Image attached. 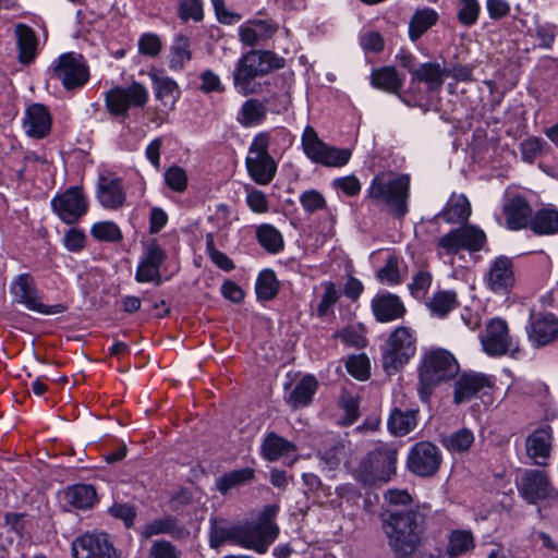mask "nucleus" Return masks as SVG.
<instances>
[{
  "label": "nucleus",
  "mask_w": 558,
  "mask_h": 558,
  "mask_svg": "<svg viewBox=\"0 0 558 558\" xmlns=\"http://www.w3.org/2000/svg\"><path fill=\"white\" fill-rule=\"evenodd\" d=\"M383 530L395 558H413L424 542L425 515L420 509L393 511L383 520Z\"/></svg>",
  "instance_id": "obj_1"
},
{
  "label": "nucleus",
  "mask_w": 558,
  "mask_h": 558,
  "mask_svg": "<svg viewBox=\"0 0 558 558\" xmlns=\"http://www.w3.org/2000/svg\"><path fill=\"white\" fill-rule=\"evenodd\" d=\"M397 462L398 449L381 442L359 461L353 476L363 488H378L396 476Z\"/></svg>",
  "instance_id": "obj_2"
},
{
  "label": "nucleus",
  "mask_w": 558,
  "mask_h": 558,
  "mask_svg": "<svg viewBox=\"0 0 558 558\" xmlns=\"http://www.w3.org/2000/svg\"><path fill=\"white\" fill-rule=\"evenodd\" d=\"M409 194L408 174L381 172L373 178L366 197L377 206H385L393 216L402 218L408 213Z\"/></svg>",
  "instance_id": "obj_3"
},
{
  "label": "nucleus",
  "mask_w": 558,
  "mask_h": 558,
  "mask_svg": "<svg viewBox=\"0 0 558 558\" xmlns=\"http://www.w3.org/2000/svg\"><path fill=\"white\" fill-rule=\"evenodd\" d=\"M284 66V59L269 50H251L236 62L232 73L234 88L243 96L256 94L259 85L254 80Z\"/></svg>",
  "instance_id": "obj_4"
},
{
  "label": "nucleus",
  "mask_w": 558,
  "mask_h": 558,
  "mask_svg": "<svg viewBox=\"0 0 558 558\" xmlns=\"http://www.w3.org/2000/svg\"><path fill=\"white\" fill-rule=\"evenodd\" d=\"M459 363L447 350L437 349L424 354L418 366L417 392L423 402H428L438 385L454 378Z\"/></svg>",
  "instance_id": "obj_5"
},
{
  "label": "nucleus",
  "mask_w": 558,
  "mask_h": 558,
  "mask_svg": "<svg viewBox=\"0 0 558 558\" xmlns=\"http://www.w3.org/2000/svg\"><path fill=\"white\" fill-rule=\"evenodd\" d=\"M416 352L414 331L405 326L397 327L383 345V367L388 375L403 367Z\"/></svg>",
  "instance_id": "obj_6"
},
{
  "label": "nucleus",
  "mask_w": 558,
  "mask_h": 558,
  "mask_svg": "<svg viewBox=\"0 0 558 558\" xmlns=\"http://www.w3.org/2000/svg\"><path fill=\"white\" fill-rule=\"evenodd\" d=\"M302 147L313 162L326 167H342L349 162L352 155L349 148H338L323 142L311 125L303 132Z\"/></svg>",
  "instance_id": "obj_7"
},
{
  "label": "nucleus",
  "mask_w": 558,
  "mask_h": 558,
  "mask_svg": "<svg viewBox=\"0 0 558 558\" xmlns=\"http://www.w3.org/2000/svg\"><path fill=\"white\" fill-rule=\"evenodd\" d=\"M13 302L24 305L27 310L44 315L61 314L66 307L63 304L45 305L40 302L34 278L29 274H21L10 286Z\"/></svg>",
  "instance_id": "obj_8"
},
{
  "label": "nucleus",
  "mask_w": 558,
  "mask_h": 558,
  "mask_svg": "<svg viewBox=\"0 0 558 558\" xmlns=\"http://www.w3.org/2000/svg\"><path fill=\"white\" fill-rule=\"evenodd\" d=\"M52 73L66 90L81 88L89 80V69L84 57L75 52L61 54L52 68Z\"/></svg>",
  "instance_id": "obj_9"
},
{
  "label": "nucleus",
  "mask_w": 558,
  "mask_h": 558,
  "mask_svg": "<svg viewBox=\"0 0 558 558\" xmlns=\"http://www.w3.org/2000/svg\"><path fill=\"white\" fill-rule=\"evenodd\" d=\"M442 457L436 445L420 441L413 445L408 453V470L420 477L434 476L441 464Z\"/></svg>",
  "instance_id": "obj_10"
},
{
  "label": "nucleus",
  "mask_w": 558,
  "mask_h": 558,
  "mask_svg": "<svg viewBox=\"0 0 558 558\" xmlns=\"http://www.w3.org/2000/svg\"><path fill=\"white\" fill-rule=\"evenodd\" d=\"M227 542L255 550L246 524H233L220 517L210 518L209 546L217 549Z\"/></svg>",
  "instance_id": "obj_11"
},
{
  "label": "nucleus",
  "mask_w": 558,
  "mask_h": 558,
  "mask_svg": "<svg viewBox=\"0 0 558 558\" xmlns=\"http://www.w3.org/2000/svg\"><path fill=\"white\" fill-rule=\"evenodd\" d=\"M517 487L522 498L532 505L557 495L547 473L535 469L524 470Z\"/></svg>",
  "instance_id": "obj_12"
},
{
  "label": "nucleus",
  "mask_w": 558,
  "mask_h": 558,
  "mask_svg": "<svg viewBox=\"0 0 558 558\" xmlns=\"http://www.w3.org/2000/svg\"><path fill=\"white\" fill-rule=\"evenodd\" d=\"M148 99L147 89L140 83L130 86L116 87L106 94V106L113 116H126L131 105L144 107Z\"/></svg>",
  "instance_id": "obj_13"
},
{
  "label": "nucleus",
  "mask_w": 558,
  "mask_h": 558,
  "mask_svg": "<svg viewBox=\"0 0 558 558\" xmlns=\"http://www.w3.org/2000/svg\"><path fill=\"white\" fill-rule=\"evenodd\" d=\"M278 510V506L268 505L262 510L255 523L246 524L255 551L258 554L266 553L278 536L279 527L274 523Z\"/></svg>",
  "instance_id": "obj_14"
},
{
  "label": "nucleus",
  "mask_w": 558,
  "mask_h": 558,
  "mask_svg": "<svg viewBox=\"0 0 558 558\" xmlns=\"http://www.w3.org/2000/svg\"><path fill=\"white\" fill-rule=\"evenodd\" d=\"M74 558H119L106 533H85L72 543Z\"/></svg>",
  "instance_id": "obj_15"
},
{
  "label": "nucleus",
  "mask_w": 558,
  "mask_h": 558,
  "mask_svg": "<svg viewBox=\"0 0 558 558\" xmlns=\"http://www.w3.org/2000/svg\"><path fill=\"white\" fill-rule=\"evenodd\" d=\"M485 232L473 227L465 226L451 230L438 240V247L447 254H457L460 250L478 251L485 243Z\"/></svg>",
  "instance_id": "obj_16"
},
{
  "label": "nucleus",
  "mask_w": 558,
  "mask_h": 558,
  "mask_svg": "<svg viewBox=\"0 0 558 558\" xmlns=\"http://www.w3.org/2000/svg\"><path fill=\"white\" fill-rule=\"evenodd\" d=\"M526 333L534 348L549 345L558 339V318L551 313H532Z\"/></svg>",
  "instance_id": "obj_17"
},
{
  "label": "nucleus",
  "mask_w": 558,
  "mask_h": 558,
  "mask_svg": "<svg viewBox=\"0 0 558 558\" xmlns=\"http://www.w3.org/2000/svg\"><path fill=\"white\" fill-rule=\"evenodd\" d=\"M53 210L65 223L76 222L87 210V201L78 186L68 189L51 202Z\"/></svg>",
  "instance_id": "obj_18"
},
{
  "label": "nucleus",
  "mask_w": 558,
  "mask_h": 558,
  "mask_svg": "<svg viewBox=\"0 0 558 558\" xmlns=\"http://www.w3.org/2000/svg\"><path fill=\"white\" fill-rule=\"evenodd\" d=\"M519 351V341L510 335L508 323L500 317L490 319V356L514 357Z\"/></svg>",
  "instance_id": "obj_19"
},
{
  "label": "nucleus",
  "mask_w": 558,
  "mask_h": 558,
  "mask_svg": "<svg viewBox=\"0 0 558 558\" xmlns=\"http://www.w3.org/2000/svg\"><path fill=\"white\" fill-rule=\"evenodd\" d=\"M515 283L513 262L508 256H498L490 265V290L508 294Z\"/></svg>",
  "instance_id": "obj_20"
},
{
  "label": "nucleus",
  "mask_w": 558,
  "mask_h": 558,
  "mask_svg": "<svg viewBox=\"0 0 558 558\" xmlns=\"http://www.w3.org/2000/svg\"><path fill=\"white\" fill-rule=\"evenodd\" d=\"M168 534L174 539H185L190 530L173 515H163L146 523L141 530V537L148 539L155 535Z\"/></svg>",
  "instance_id": "obj_21"
},
{
  "label": "nucleus",
  "mask_w": 558,
  "mask_h": 558,
  "mask_svg": "<svg viewBox=\"0 0 558 558\" xmlns=\"http://www.w3.org/2000/svg\"><path fill=\"white\" fill-rule=\"evenodd\" d=\"M551 428L543 427L534 430L525 440V450L529 458L536 465L544 466L551 449Z\"/></svg>",
  "instance_id": "obj_22"
},
{
  "label": "nucleus",
  "mask_w": 558,
  "mask_h": 558,
  "mask_svg": "<svg viewBox=\"0 0 558 558\" xmlns=\"http://www.w3.org/2000/svg\"><path fill=\"white\" fill-rule=\"evenodd\" d=\"M506 227L510 230H521L530 227L532 208L522 196H514L504 205Z\"/></svg>",
  "instance_id": "obj_23"
},
{
  "label": "nucleus",
  "mask_w": 558,
  "mask_h": 558,
  "mask_svg": "<svg viewBox=\"0 0 558 558\" xmlns=\"http://www.w3.org/2000/svg\"><path fill=\"white\" fill-rule=\"evenodd\" d=\"M372 311L380 323H389L403 317L405 307L396 294L385 293L372 300Z\"/></svg>",
  "instance_id": "obj_24"
},
{
  "label": "nucleus",
  "mask_w": 558,
  "mask_h": 558,
  "mask_svg": "<svg viewBox=\"0 0 558 558\" xmlns=\"http://www.w3.org/2000/svg\"><path fill=\"white\" fill-rule=\"evenodd\" d=\"M23 126L27 135L35 138L45 137L51 128V117L48 109L40 104H33L26 110Z\"/></svg>",
  "instance_id": "obj_25"
},
{
  "label": "nucleus",
  "mask_w": 558,
  "mask_h": 558,
  "mask_svg": "<svg viewBox=\"0 0 558 558\" xmlns=\"http://www.w3.org/2000/svg\"><path fill=\"white\" fill-rule=\"evenodd\" d=\"M97 197L106 208L116 209L122 206L125 194L120 179L105 174L99 175Z\"/></svg>",
  "instance_id": "obj_26"
},
{
  "label": "nucleus",
  "mask_w": 558,
  "mask_h": 558,
  "mask_svg": "<svg viewBox=\"0 0 558 558\" xmlns=\"http://www.w3.org/2000/svg\"><path fill=\"white\" fill-rule=\"evenodd\" d=\"M494 477V509L499 512H509L514 502V485L511 474L502 470L495 473Z\"/></svg>",
  "instance_id": "obj_27"
},
{
  "label": "nucleus",
  "mask_w": 558,
  "mask_h": 558,
  "mask_svg": "<svg viewBox=\"0 0 558 558\" xmlns=\"http://www.w3.org/2000/svg\"><path fill=\"white\" fill-rule=\"evenodd\" d=\"M277 32V26L266 20H250L239 29L243 45L254 47L270 38Z\"/></svg>",
  "instance_id": "obj_28"
},
{
  "label": "nucleus",
  "mask_w": 558,
  "mask_h": 558,
  "mask_svg": "<svg viewBox=\"0 0 558 558\" xmlns=\"http://www.w3.org/2000/svg\"><path fill=\"white\" fill-rule=\"evenodd\" d=\"M245 165L250 177L260 185L270 183L277 171V165L271 156L246 157Z\"/></svg>",
  "instance_id": "obj_29"
},
{
  "label": "nucleus",
  "mask_w": 558,
  "mask_h": 558,
  "mask_svg": "<svg viewBox=\"0 0 558 558\" xmlns=\"http://www.w3.org/2000/svg\"><path fill=\"white\" fill-rule=\"evenodd\" d=\"M488 384V379L483 374L464 373L454 385V402L462 403L476 395Z\"/></svg>",
  "instance_id": "obj_30"
},
{
  "label": "nucleus",
  "mask_w": 558,
  "mask_h": 558,
  "mask_svg": "<svg viewBox=\"0 0 558 558\" xmlns=\"http://www.w3.org/2000/svg\"><path fill=\"white\" fill-rule=\"evenodd\" d=\"M471 215V205L463 194H452L438 217L451 225L465 222Z\"/></svg>",
  "instance_id": "obj_31"
},
{
  "label": "nucleus",
  "mask_w": 558,
  "mask_h": 558,
  "mask_svg": "<svg viewBox=\"0 0 558 558\" xmlns=\"http://www.w3.org/2000/svg\"><path fill=\"white\" fill-rule=\"evenodd\" d=\"M537 235L558 233V210L554 206L542 207L531 218L530 227Z\"/></svg>",
  "instance_id": "obj_32"
},
{
  "label": "nucleus",
  "mask_w": 558,
  "mask_h": 558,
  "mask_svg": "<svg viewBox=\"0 0 558 558\" xmlns=\"http://www.w3.org/2000/svg\"><path fill=\"white\" fill-rule=\"evenodd\" d=\"M446 78V66H442L437 62H426L417 66L414 72L413 80H417L427 85V90L438 92L440 90Z\"/></svg>",
  "instance_id": "obj_33"
},
{
  "label": "nucleus",
  "mask_w": 558,
  "mask_h": 558,
  "mask_svg": "<svg viewBox=\"0 0 558 558\" xmlns=\"http://www.w3.org/2000/svg\"><path fill=\"white\" fill-rule=\"evenodd\" d=\"M263 457L268 461H276L296 450V446L271 432L267 434L260 446Z\"/></svg>",
  "instance_id": "obj_34"
},
{
  "label": "nucleus",
  "mask_w": 558,
  "mask_h": 558,
  "mask_svg": "<svg viewBox=\"0 0 558 558\" xmlns=\"http://www.w3.org/2000/svg\"><path fill=\"white\" fill-rule=\"evenodd\" d=\"M19 47V60L22 63H29L36 56L37 38L34 31L24 24L15 27Z\"/></svg>",
  "instance_id": "obj_35"
},
{
  "label": "nucleus",
  "mask_w": 558,
  "mask_h": 558,
  "mask_svg": "<svg viewBox=\"0 0 558 558\" xmlns=\"http://www.w3.org/2000/svg\"><path fill=\"white\" fill-rule=\"evenodd\" d=\"M438 21V14L435 10L425 8L416 10L409 22V37L416 41Z\"/></svg>",
  "instance_id": "obj_36"
},
{
  "label": "nucleus",
  "mask_w": 558,
  "mask_h": 558,
  "mask_svg": "<svg viewBox=\"0 0 558 558\" xmlns=\"http://www.w3.org/2000/svg\"><path fill=\"white\" fill-rule=\"evenodd\" d=\"M267 107L264 102L256 98H250L243 102L238 114V122L245 126L259 124L266 117Z\"/></svg>",
  "instance_id": "obj_37"
},
{
  "label": "nucleus",
  "mask_w": 558,
  "mask_h": 558,
  "mask_svg": "<svg viewBox=\"0 0 558 558\" xmlns=\"http://www.w3.org/2000/svg\"><path fill=\"white\" fill-rule=\"evenodd\" d=\"M416 426V411L395 409L388 418V428L395 436H404Z\"/></svg>",
  "instance_id": "obj_38"
},
{
  "label": "nucleus",
  "mask_w": 558,
  "mask_h": 558,
  "mask_svg": "<svg viewBox=\"0 0 558 558\" xmlns=\"http://www.w3.org/2000/svg\"><path fill=\"white\" fill-rule=\"evenodd\" d=\"M317 389V380L312 375L304 376L291 391L289 402L293 408L306 407L311 403Z\"/></svg>",
  "instance_id": "obj_39"
},
{
  "label": "nucleus",
  "mask_w": 558,
  "mask_h": 558,
  "mask_svg": "<svg viewBox=\"0 0 558 558\" xmlns=\"http://www.w3.org/2000/svg\"><path fill=\"white\" fill-rule=\"evenodd\" d=\"M371 83L374 87L392 94L398 93L402 86V81L399 78L397 71L390 66L373 71Z\"/></svg>",
  "instance_id": "obj_40"
},
{
  "label": "nucleus",
  "mask_w": 558,
  "mask_h": 558,
  "mask_svg": "<svg viewBox=\"0 0 558 558\" xmlns=\"http://www.w3.org/2000/svg\"><path fill=\"white\" fill-rule=\"evenodd\" d=\"M253 478L254 470L251 468L232 470L217 478L216 487L222 495H226L230 489L239 487Z\"/></svg>",
  "instance_id": "obj_41"
},
{
  "label": "nucleus",
  "mask_w": 558,
  "mask_h": 558,
  "mask_svg": "<svg viewBox=\"0 0 558 558\" xmlns=\"http://www.w3.org/2000/svg\"><path fill=\"white\" fill-rule=\"evenodd\" d=\"M69 504L78 509L92 508L97 499V494L92 485H74L66 492Z\"/></svg>",
  "instance_id": "obj_42"
},
{
  "label": "nucleus",
  "mask_w": 558,
  "mask_h": 558,
  "mask_svg": "<svg viewBox=\"0 0 558 558\" xmlns=\"http://www.w3.org/2000/svg\"><path fill=\"white\" fill-rule=\"evenodd\" d=\"M155 85L156 97L165 105L173 107L177 96L179 95V87L175 81L168 76L151 74Z\"/></svg>",
  "instance_id": "obj_43"
},
{
  "label": "nucleus",
  "mask_w": 558,
  "mask_h": 558,
  "mask_svg": "<svg viewBox=\"0 0 558 558\" xmlns=\"http://www.w3.org/2000/svg\"><path fill=\"white\" fill-rule=\"evenodd\" d=\"M258 243L269 253H278L283 248L282 234L270 225H262L256 230Z\"/></svg>",
  "instance_id": "obj_44"
},
{
  "label": "nucleus",
  "mask_w": 558,
  "mask_h": 558,
  "mask_svg": "<svg viewBox=\"0 0 558 558\" xmlns=\"http://www.w3.org/2000/svg\"><path fill=\"white\" fill-rule=\"evenodd\" d=\"M442 445L451 452H465L474 442V435L469 428H461L442 437Z\"/></svg>",
  "instance_id": "obj_45"
},
{
  "label": "nucleus",
  "mask_w": 558,
  "mask_h": 558,
  "mask_svg": "<svg viewBox=\"0 0 558 558\" xmlns=\"http://www.w3.org/2000/svg\"><path fill=\"white\" fill-rule=\"evenodd\" d=\"M278 281L275 272L270 269L263 270L256 281V295L258 300L269 301L278 293Z\"/></svg>",
  "instance_id": "obj_46"
},
{
  "label": "nucleus",
  "mask_w": 558,
  "mask_h": 558,
  "mask_svg": "<svg viewBox=\"0 0 558 558\" xmlns=\"http://www.w3.org/2000/svg\"><path fill=\"white\" fill-rule=\"evenodd\" d=\"M474 547V538L471 532L457 530L451 532L448 543V554L451 558L461 556Z\"/></svg>",
  "instance_id": "obj_47"
},
{
  "label": "nucleus",
  "mask_w": 558,
  "mask_h": 558,
  "mask_svg": "<svg viewBox=\"0 0 558 558\" xmlns=\"http://www.w3.org/2000/svg\"><path fill=\"white\" fill-rule=\"evenodd\" d=\"M458 306L457 295L452 291H439L428 302L433 314L445 317L451 310Z\"/></svg>",
  "instance_id": "obj_48"
},
{
  "label": "nucleus",
  "mask_w": 558,
  "mask_h": 558,
  "mask_svg": "<svg viewBox=\"0 0 558 558\" xmlns=\"http://www.w3.org/2000/svg\"><path fill=\"white\" fill-rule=\"evenodd\" d=\"M190 41L185 36H178L171 47L170 66L174 70H182L185 62L190 61Z\"/></svg>",
  "instance_id": "obj_49"
},
{
  "label": "nucleus",
  "mask_w": 558,
  "mask_h": 558,
  "mask_svg": "<svg viewBox=\"0 0 558 558\" xmlns=\"http://www.w3.org/2000/svg\"><path fill=\"white\" fill-rule=\"evenodd\" d=\"M320 460L331 470L336 469L347 456V446L342 441H335L329 447L319 450Z\"/></svg>",
  "instance_id": "obj_50"
},
{
  "label": "nucleus",
  "mask_w": 558,
  "mask_h": 558,
  "mask_svg": "<svg viewBox=\"0 0 558 558\" xmlns=\"http://www.w3.org/2000/svg\"><path fill=\"white\" fill-rule=\"evenodd\" d=\"M92 235L100 241L118 242L122 239L119 227L111 221L97 222L92 227Z\"/></svg>",
  "instance_id": "obj_51"
},
{
  "label": "nucleus",
  "mask_w": 558,
  "mask_h": 558,
  "mask_svg": "<svg viewBox=\"0 0 558 558\" xmlns=\"http://www.w3.org/2000/svg\"><path fill=\"white\" fill-rule=\"evenodd\" d=\"M348 372L360 380H365L369 376V362L368 359L361 355H352L347 361Z\"/></svg>",
  "instance_id": "obj_52"
},
{
  "label": "nucleus",
  "mask_w": 558,
  "mask_h": 558,
  "mask_svg": "<svg viewBox=\"0 0 558 558\" xmlns=\"http://www.w3.org/2000/svg\"><path fill=\"white\" fill-rule=\"evenodd\" d=\"M179 16L183 21L192 19L198 22L203 19V2L202 0H180Z\"/></svg>",
  "instance_id": "obj_53"
},
{
  "label": "nucleus",
  "mask_w": 558,
  "mask_h": 558,
  "mask_svg": "<svg viewBox=\"0 0 558 558\" xmlns=\"http://www.w3.org/2000/svg\"><path fill=\"white\" fill-rule=\"evenodd\" d=\"M149 558H181V551L169 541L160 539L153 543L148 550Z\"/></svg>",
  "instance_id": "obj_54"
},
{
  "label": "nucleus",
  "mask_w": 558,
  "mask_h": 558,
  "mask_svg": "<svg viewBox=\"0 0 558 558\" xmlns=\"http://www.w3.org/2000/svg\"><path fill=\"white\" fill-rule=\"evenodd\" d=\"M165 180L167 185L175 192H182L186 189L187 178L181 167H170L165 173Z\"/></svg>",
  "instance_id": "obj_55"
},
{
  "label": "nucleus",
  "mask_w": 558,
  "mask_h": 558,
  "mask_svg": "<svg viewBox=\"0 0 558 558\" xmlns=\"http://www.w3.org/2000/svg\"><path fill=\"white\" fill-rule=\"evenodd\" d=\"M377 278L379 281L390 284L400 281L398 258L395 255L387 258L386 265L377 271Z\"/></svg>",
  "instance_id": "obj_56"
},
{
  "label": "nucleus",
  "mask_w": 558,
  "mask_h": 558,
  "mask_svg": "<svg viewBox=\"0 0 558 558\" xmlns=\"http://www.w3.org/2000/svg\"><path fill=\"white\" fill-rule=\"evenodd\" d=\"M109 513L119 520H122L126 527H131L134 524V519L136 518V509L134 506L129 504H120L114 502L109 508Z\"/></svg>",
  "instance_id": "obj_57"
},
{
  "label": "nucleus",
  "mask_w": 558,
  "mask_h": 558,
  "mask_svg": "<svg viewBox=\"0 0 558 558\" xmlns=\"http://www.w3.org/2000/svg\"><path fill=\"white\" fill-rule=\"evenodd\" d=\"M138 50L142 54L155 57L161 50V40L156 34H143L138 39Z\"/></svg>",
  "instance_id": "obj_58"
},
{
  "label": "nucleus",
  "mask_w": 558,
  "mask_h": 558,
  "mask_svg": "<svg viewBox=\"0 0 558 558\" xmlns=\"http://www.w3.org/2000/svg\"><path fill=\"white\" fill-rule=\"evenodd\" d=\"M339 299V293L332 282L325 283V292L317 306L318 316L327 315Z\"/></svg>",
  "instance_id": "obj_59"
},
{
  "label": "nucleus",
  "mask_w": 558,
  "mask_h": 558,
  "mask_svg": "<svg viewBox=\"0 0 558 558\" xmlns=\"http://www.w3.org/2000/svg\"><path fill=\"white\" fill-rule=\"evenodd\" d=\"M336 337L340 338L345 344L361 349L365 347L366 339L356 327L349 326L338 331Z\"/></svg>",
  "instance_id": "obj_60"
},
{
  "label": "nucleus",
  "mask_w": 558,
  "mask_h": 558,
  "mask_svg": "<svg viewBox=\"0 0 558 558\" xmlns=\"http://www.w3.org/2000/svg\"><path fill=\"white\" fill-rule=\"evenodd\" d=\"M480 7L476 0H461L458 19L465 25H471L477 20Z\"/></svg>",
  "instance_id": "obj_61"
},
{
  "label": "nucleus",
  "mask_w": 558,
  "mask_h": 558,
  "mask_svg": "<svg viewBox=\"0 0 558 558\" xmlns=\"http://www.w3.org/2000/svg\"><path fill=\"white\" fill-rule=\"evenodd\" d=\"M300 201L307 213L317 211L326 206L324 196L315 190L304 192L301 195Z\"/></svg>",
  "instance_id": "obj_62"
},
{
  "label": "nucleus",
  "mask_w": 558,
  "mask_h": 558,
  "mask_svg": "<svg viewBox=\"0 0 558 558\" xmlns=\"http://www.w3.org/2000/svg\"><path fill=\"white\" fill-rule=\"evenodd\" d=\"M142 259L159 269L166 259V252L160 247L156 240H153L146 245Z\"/></svg>",
  "instance_id": "obj_63"
},
{
  "label": "nucleus",
  "mask_w": 558,
  "mask_h": 558,
  "mask_svg": "<svg viewBox=\"0 0 558 558\" xmlns=\"http://www.w3.org/2000/svg\"><path fill=\"white\" fill-rule=\"evenodd\" d=\"M247 206L255 213L263 214L268 210V201L259 190L252 189L246 196Z\"/></svg>",
  "instance_id": "obj_64"
}]
</instances>
